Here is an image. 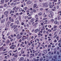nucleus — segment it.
<instances>
[{
    "label": "nucleus",
    "instance_id": "nucleus-16",
    "mask_svg": "<svg viewBox=\"0 0 61 61\" xmlns=\"http://www.w3.org/2000/svg\"><path fill=\"white\" fill-rule=\"evenodd\" d=\"M21 37H22V36L20 35V36L17 38V39H20Z\"/></svg>",
    "mask_w": 61,
    "mask_h": 61
},
{
    "label": "nucleus",
    "instance_id": "nucleus-51",
    "mask_svg": "<svg viewBox=\"0 0 61 61\" xmlns=\"http://www.w3.org/2000/svg\"><path fill=\"white\" fill-rule=\"evenodd\" d=\"M57 9H58V8H59V5L57 6Z\"/></svg>",
    "mask_w": 61,
    "mask_h": 61
},
{
    "label": "nucleus",
    "instance_id": "nucleus-46",
    "mask_svg": "<svg viewBox=\"0 0 61 61\" xmlns=\"http://www.w3.org/2000/svg\"><path fill=\"white\" fill-rule=\"evenodd\" d=\"M42 32H43V31H42V30H41V31H40L39 32V33H42Z\"/></svg>",
    "mask_w": 61,
    "mask_h": 61
},
{
    "label": "nucleus",
    "instance_id": "nucleus-18",
    "mask_svg": "<svg viewBox=\"0 0 61 61\" xmlns=\"http://www.w3.org/2000/svg\"><path fill=\"white\" fill-rule=\"evenodd\" d=\"M17 30H18V29L16 28L14 30V32H16V31H17Z\"/></svg>",
    "mask_w": 61,
    "mask_h": 61
},
{
    "label": "nucleus",
    "instance_id": "nucleus-10",
    "mask_svg": "<svg viewBox=\"0 0 61 61\" xmlns=\"http://www.w3.org/2000/svg\"><path fill=\"white\" fill-rule=\"evenodd\" d=\"M15 57H17L18 56V55H17V53H15V55L14 56Z\"/></svg>",
    "mask_w": 61,
    "mask_h": 61
},
{
    "label": "nucleus",
    "instance_id": "nucleus-6",
    "mask_svg": "<svg viewBox=\"0 0 61 61\" xmlns=\"http://www.w3.org/2000/svg\"><path fill=\"white\" fill-rule=\"evenodd\" d=\"M1 4H3L4 3V2H5V0H1Z\"/></svg>",
    "mask_w": 61,
    "mask_h": 61
},
{
    "label": "nucleus",
    "instance_id": "nucleus-63",
    "mask_svg": "<svg viewBox=\"0 0 61 61\" xmlns=\"http://www.w3.org/2000/svg\"><path fill=\"white\" fill-rule=\"evenodd\" d=\"M43 10V9L42 8H41L40 9V10Z\"/></svg>",
    "mask_w": 61,
    "mask_h": 61
},
{
    "label": "nucleus",
    "instance_id": "nucleus-53",
    "mask_svg": "<svg viewBox=\"0 0 61 61\" xmlns=\"http://www.w3.org/2000/svg\"><path fill=\"white\" fill-rule=\"evenodd\" d=\"M50 8H53V6L52 5H51L50 7Z\"/></svg>",
    "mask_w": 61,
    "mask_h": 61
},
{
    "label": "nucleus",
    "instance_id": "nucleus-60",
    "mask_svg": "<svg viewBox=\"0 0 61 61\" xmlns=\"http://www.w3.org/2000/svg\"><path fill=\"white\" fill-rule=\"evenodd\" d=\"M25 38H22V40L24 41V40H25Z\"/></svg>",
    "mask_w": 61,
    "mask_h": 61
},
{
    "label": "nucleus",
    "instance_id": "nucleus-54",
    "mask_svg": "<svg viewBox=\"0 0 61 61\" xmlns=\"http://www.w3.org/2000/svg\"><path fill=\"white\" fill-rule=\"evenodd\" d=\"M32 18V17H30L28 19H31V18Z\"/></svg>",
    "mask_w": 61,
    "mask_h": 61
},
{
    "label": "nucleus",
    "instance_id": "nucleus-21",
    "mask_svg": "<svg viewBox=\"0 0 61 61\" xmlns=\"http://www.w3.org/2000/svg\"><path fill=\"white\" fill-rule=\"evenodd\" d=\"M19 34H18L17 35L16 37L17 38L19 36Z\"/></svg>",
    "mask_w": 61,
    "mask_h": 61
},
{
    "label": "nucleus",
    "instance_id": "nucleus-3",
    "mask_svg": "<svg viewBox=\"0 0 61 61\" xmlns=\"http://www.w3.org/2000/svg\"><path fill=\"white\" fill-rule=\"evenodd\" d=\"M31 3H32V2L30 0H28L27 3V4H28V5H30V4H31Z\"/></svg>",
    "mask_w": 61,
    "mask_h": 61
},
{
    "label": "nucleus",
    "instance_id": "nucleus-24",
    "mask_svg": "<svg viewBox=\"0 0 61 61\" xmlns=\"http://www.w3.org/2000/svg\"><path fill=\"white\" fill-rule=\"evenodd\" d=\"M27 9V7H25V11H26V9Z\"/></svg>",
    "mask_w": 61,
    "mask_h": 61
},
{
    "label": "nucleus",
    "instance_id": "nucleus-64",
    "mask_svg": "<svg viewBox=\"0 0 61 61\" xmlns=\"http://www.w3.org/2000/svg\"><path fill=\"white\" fill-rule=\"evenodd\" d=\"M54 42L55 43H56V40H54Z\"/></svg>",
    "mask_w": 61,
    "mask_h": 61
},
{
    "label": "nucleus",
    "instance_id": "nucleus-20",
    "mask_svg": "<svg viewBox=\"0 0 61 61\" xmlns=\"http://www.w3.org/2000/svg\"><path fill=\"white\" fill-rule=\"evenodd\" d=\"M53 27L54 28H56L57 27V26L55 25Z\"/></svg>",
    "mask_w": 61,
    "mask_h": 61
},
{
    "label": "nucleus",
    "instance_id": "nucleus-39",
    "mask_svg": "<svg viewBox=\"0 0 61 61\" xmlns=\"http://www.w3.org/2000/svg\"><path fill=\"white\" fill-rule=\"evenodd\" d=\"M15 8H16V7H14V8H13V10H15Z\"/></svg>",
    "mask_w": 61,
    "mask_h": 61
},
{
    "label": "nucleus",
    "instance_id": "nucleus-28",
    "mask_svg": "<svg viewBox=\"0 0 61 61\" xmlns=\"http://www.w3.org/2000/svg\"><path fill=\"white\" fill-rule=\"evenodd\" d=\"M51 22H54V20L53 19H51Z\"/></svg>",
    "mask_w": 61,
    "mask_h": 61
},
{
    "label": "nucleus",
    "instance_id": "nucleus-19",
    "mask_svg": "<svg viewBox=\"0 0 61 61\" xmlns=\"http://www.w3.org/2000/svg\"><path fill=\"white\" fill-rule=\"evenodd\" d=\"M42 13L40 12L38 14V15H42Z\"/></svg>",
    "mask_w": 61,
    "mask_h": 61
},
{
    "label": "nucleus",
    "instance_id": "nucleus-57",
    "mask_svg": "<svg viewBox=\"0 0 61 61\" xmlns=\"http://www.w3.org/2000/svg\"><path fill=\"white\" fill-rule=\"evenodd\" d=\"M24 35H26V33L25 32L24 33Z\"/></svg>",
    "mask_w": 61,
    "mask_h": 61
},
{
    "label": "nucleus",
    "instance_id": "nucleus-43",
    "mask_svg": "<svg viewBox=\"0 0 61 61\" xmlns=\"http://www.w3.org/2000/svg\"><path fill=\"white\" fill-rule=\"evenodd\" d=\"M47 20H46L45 21V23H47Z\"/></svg>",
    "mask_w": 61,
    "mask_h": 61
},
{
    "label": "nucleus",
    "instance_id": "nucleus-36",
    "mask_svg": "<svg viewBox=\"0 0 61 61\" xmlns=\"http://www.w3.org/2000/svg\"><path fill=\"white\" fill-rule=\"evenodd\" d=\"M30 38H28V40H29H29H30Z\"/></svg>",
    "mask_w": 61,
    "mask_h": 61
},
{
    "label": "nucleus",
    "instance_id": "nucleus-11",
    "mask_svg": "<svg viewBox=\"0 0 61 61\" xmlns=\"http://www.w3.org/2000/svg\"><path fill=\"white\" fill-rule=\"evenodd\" d=\"M34 21H35V19L34 18H32L30 20L31 22H33Z\"/></svg>",
    "mask_w": 61,
    "mask_h": 61
},
{
    "label": "nucleus",
    "instance_id": "nucleus-50",
    "mask_svg": "<svg viewBox=\"0 0 61 61\" xmlns=\"http://www.w3.org/2000/svg\"><path fill=\"white\" fill-rule=\"evenodd\" d=\"M14 2H16L17 1V0H14Z\"/></svg>",
    "mask_w": 61,
    "mask_h": 61
},
{
    "label": "nucleus",
    "instance_id": "nucleus-17",
    "mask_svg": "<svg viewBox=\"0 0 61 61\" xmlns=\"http://www.w3.org/2000/svg\"><path fill=\"white\" fill-rule=\"evenodd\" d=\"M49 17H51L52 16H53V15L52 14H50L49 15Z\"/></svg>",
    "mask_w": 61,
    "mask_h": 61
},
{
    "label": "nucleus",
    "instance_id": "nucleus-5",
    "mask_svg": "<svg viewBox=\"0 0 61 61\" xmlns=\"http://www.w3.org/2000/svg\"><path fill=\"white\" fill-rule=\"evenodd\" d=\"M38 18H36V19H35V22H37L38 21Z\"/></svg>",
    "mask_w": 61,
    "mask_h": 61
},
{
    "label": "nucleus",
    "instance_id": "nucleus-61",
    "mask_svg": "<svg viewBox=\"0 0 61 61\" xmlns=\"http://www.w3.org/2000/svg\"><path fill=\"white\" fill-rule=\"evenodd\" d=\"M23 5H25V2H24V3H23Z\"/></svg>",
    "mask_w": 61,
    "mask_h": 61
},
{
    "label": "nucleus",
    "instance_id": "nucleus-38",
    "mask_svg": "<svg viewBox=\"0 0 61 61\" xmlns=\"http://www.w3.org/2000/svg\"><path fill=\"white\" fill-rule=\"evenodd\" d=\"M36 40H37V41H40V40H39V39H36Z\"/></svg>",
    "mask_w": 61,
    "mask_h": 61
},
{
    "label": "nucleus",
    "instance_id": "nucleus-41",
    "mask_svg": "<svg viewBox=\"0 0 61 61\" xmlns=\"http://www.w3.org/2000/svg\"><path fill=\"white\" fill-rule=\"evenodd\" d=\"M46 19H47V18H44L43 19V20H45Z\"/></svg>",
    "mask_w": 61,
    "mask_h": 61
},
{
    "label": "nucleus",
    "instance_id": "nucleus-14",
    "mask_svg": "<svg viewBox=\"0 0 61 61\" xmlns=\"http://www.w3.org/2000/svg\"><path fill=\"white\" fill-rule=\"evenodd\" d=\"M36 7V4H35L33 6V7L34 8H35Z\"/></svg>",
    "mask_w": 61,
    "mask_h": 61
},
{
    "label": "nucleus",
    "instance_id": "nucleus-8",
    "mask_svg": "<svg viewBox=\"0 0 61 61\" xmlns=\"http://www.w3.org/2000/svg\"><path fill=\"white\" fill-rule=\"evenodd\" d=\"M31 11L32 12L35 13L36 12V10L32 9L31 10Z\"/></svg>",
    "mask_w": 61,
    "mask_h": 61
},
{
    "label": "nucleus",
    "instance_id": "nucleus-31",
    "mask_svg": "<svg viewBox=\"0 0 61 61\" xmlns=\"http://www.w3.org/2000/svg\"><path fill=\"white\" fill-rule=\"evenodd\" d=\"M4 15H2V17H1V18H2V19L3 18V17H4Z\"/></svg>",
    "mask_w": 61,
    "mask_h": 61
},
{
    "label": "nucleus",
    "instance_id": "nucleus-62",
    "mask_svg": "<svg viewBox=\"0 0 61 61\" xmlns=\"http://www.w3.org/2000/svg\"><path fill=\"white\" fill-rule=\"evenodd\" d=\"M24 25V23H21V25Z\"/></svg>",
    "mask_w": 61,
    "mask_h": 61
},
{
    "label": "nucleus",
    "instance_id": "nucleus-48",
    "mask_svg": "<svg viewBox=\"0 0 61 61\" xmlns=\"http://www.w3.org/2000/svg\"><path fill=\"white\" fill-rule=\"evenodd\" d=\"M8 18H7L6 20V21H8Z\"/></svg>",
    "mask_w": 61,
    "mask_h": 61
},
{
    "label": "nucleus",
    "instance_id": "nucleus-35",
    "mask_svg": "<svg viewBox=\"0 0 61 61\" xmlns=\"http://www.w3.org/2000/svg\"><path fill=\"white\" fill-rule=\"evenodd\" d=\"M3 7H3V6H0V8H3Z\"/></svg>",
    "mask_w": 61,
    "mask_h": 61
},
{
    "label": "nucleus",
    "instance_id": "nucleus-25",
    "mask_svg": "<svg viewBox=\"0 0 61 61\" xmlns=\"http://www.w3.org/2000/svg\"><path fill=\"white\" fill-rule=\"evenodd\" d=\"M24 53H25L24 51H21V54H24Z\"/></svg>",
    "mask_w": 61,
    "mask_h": 61
},
{
    "label": "nucleus",
    "instance_id": "nucleus-26",
    "mask_svg": "<svg viewBox=\"0 0 61 61\" xmlns=\"http://www.w3.org/2000/svg\"><path fill=\"white\" fill-rule=\"evenodd\" d=\"M14 25V23H11L10 24V26H12V25Z\"/></svg>",
    "mask_w": 61,
    "mask_h": 61
},
{
    "label": "nucleus",
    "instance_id": "nucleus-27",
    "mask_svg": "<svg viewBox=\"0 0 61 61\" xmlns=\"http://www.w3.org/2000/svg\"><path fill=\"white\" fill-rule=\"evenodd\" d=\"M10 21L11 22H14V20H13V19H11L10 20Z\"/></svg>",
    "mask_w": 61,
    "mask_h": 61
},
{
    "label": "nucleus",
    "instance_id": "nucleus-47",
    "mask_svg": "<svg viewBox=\"0 0 61 61\" xmlns=\"http://www.w3.org/2000/svg\"><path fill=\"white\" fill-rule=\"evenodd\" d=\"M37 45V43H35V44H34L35 45Z\"/></svg>",
    "mask_w": 61,
    "mask_h": 61
},
{
    "label": "nucleus",
    "instance_id": "nucleus-40",
    "mask_svg": "<svg viewBox=\"0 0 61 61\" xmlns=\"http://www.w3.org/2000/svg\"><path fill=\"white\" fill-rule=\"evenodd\" d=\"M17 24H19V21L18 20H17Z\"/></svg>",
    "mask_w": 61,
    "mask_h": 61
},
{
    "label": "nucleus",
    "instance_id": "nucleus-32",
    "mask_svg": "<svg viewBox=\"0 0 61 61\" xmlns=\"http://www.w3.org/2000/svg\"><path fill=\"white\" fill-rule=\"evenodd\" d=\"M57 36V35H56L54 37V38H56V36Z\"/></svg>",
    "mask_w": 61,
    "mask_h": 61
},
{
    "label": "nucleus",
    "instance_id": "nucleus-9",
    "mask_svg": "<svg viewBox=\"0 0 61 61\" xmlns=\"http://www.w3.org/2000/svg\"><path fill=\"white\" fill-rule=\"evenodd\" d=\"M44 53L45 54H46L47 53V50H45L44 51Z\"/></svg>",
    "mask_w": 61,
    "mask_h": 61
},
{
    "label": "nucleus",
    "instance_id": "nucleus-44",
    "mask_svg": "<svg viewBox=\"0 0 61 61\" xmlns=\"http://www.w3.org/2000/svg\"><path fill=\"white\" fill-rule=\"evenodd\" d=\"M48 31H49L50 32H51V30H50V29H49L48 30Z\"/></svg>",
    "mask_w": 61,
    "mask_h": 61
},
{
    "label": "nucleus",
    "instance_id": "nucleus-13",
    "mask_svg": "<svg viewBox=\"0 0 61 61\" xmlns=\"http://www.w3.org/2000/svg\"><path fill=\"white\" fill-rule=\"evenodd\" d=\"M24 59V57H22L20 58V59L19 60L20 61H21L22 60H23Z\"/></svg>",
    "mask_w": 61,
    "mask_h": 61
},
{
    "label": "nucleus",
    "instance_id": "nucleus-34",
    "mask_svg": "<svg viewBox=\"0 0 61 61\" xmlns=\"http://www.w3.org/2000/svg\"><path fill=\"white\" fill-rule=\"evenodd\" d=\"M60 3H61V1H60V2H59L57 3V5H59V4H60Z\"/></svg>",
    "mask_w": 61,
    "mask_h": 61
},
{
    "label": "nucleus",
    "instance_id": "nucleus-15",
    "mask_svg": "<svg viewBox=\"0 0 61 61\" xmlns=\"http://www.w3.org/2000/svg\"><path fill=\"white\" fill-rule=\"evenodd\" d=\"M38 29H36L35 30V33H37V32L38 31Z\"/></svg>",
    "mask_w": 61,
    "mask_h": 61
},
{
    "label": "nucleus",
    "instance_id": "nucleus-30",
    "mask_svg": "<svg viewBox=\"0 0 61 61\" xmlns=\"http://www.w3.org/2000/svg\"><path fill=\"white\" fill-rule=\"evenodd\" d=\"M49 36H52V34L50 33L49 35Z\"/></svg>",
    "mask_w": 61,
    "mask_h": 61
},
{
    "label": "nucleus",
    "instance_id": "nucleus-1",
    "mask_svg": "<svg viewBox=\"0 0 61 61\" xmlns=\"http://www.w3.org/2000/svg\"><path fill=\"white\" fill-rule=\"evenodd\" d=\"M42 5L43 7H48V4H43Z\"/></svg>",
    "mask_w": 61,
    "mask_h": 61
},
{
    "label": "nucleus",
    "instance_id": "nucleus-4",
    "mask_svg": "<svg viewBox=\"0 0 61 61\" xmlns=\"http://www.w3.org/2000/svg\"><path fill=\"white\" fill-rule=\"evenodd\" d=\"M5 19H4L3 20H1V23L2 24L4 23V22H5Z\"/></svg>",
    "mask_w": 61,
    "mask_h": 61
},
{
    "label": "nucleus",
    "instance_id": "nucleus-12",
    "mask_svg": "<svg viewBox=\"0 0 61 61\" xmlns=\"http://www.w3.org/2000/svg\"><path fill=\"white\" fill-rule=\"evenodd\" d=\"M8 14V11H6L4 13V14L5 15H7Z\"/></svg>",
    "mask_w": 61,
    "mask_h": 61
},
{
    "label": "nucleus",
    "instance_id": "nucleus-29",
    "mask_svg": "<svg viewBox=\"0 0 61 61\" xmlns=\"http://www.w3.org/2000/svg\"><path fill=\"white\" fill-rule=\"evenodd\" d=\"M51 4H52V3L51 2H50L49 3L48 5H51Z\"/></svg>",
    "mask_w": 61,
    "mask_h": 61
},
{
    "label": "nucleus",
    "instance_id": "nucleus-37",
    "mask_svg": "<svg viewBox=\"0 0 61 61\" xmlns=\"http://www.w3.org/2000/svg\"><path fill=\"white\" fill-rule=\"evenodd\" d=\"M10 22H8L7 23V24H8L9 25V24H10Z\"/></svg>",
    "mask_w": 61,
    "mask_h": 61
},
{
    "label": "nucleus",
    "instance_id": "nucleus-49",
    "mask_svg": "<svg viewBox=\"0 0 61 61\" xmlns=\"http://www.w3.org/2000/svg\"><path fill=\"white\" fill-rule=\"evenodd\" d=\"M17 11H18V10H15V12H17Z\"/></svg>",
    "mask_w": 61,
    "mask_h": 61
},
{
    "label": "nucleus",
    "instance_id": "nucleus-55",
    "mask_svg": "<svg viewBox=\"0 0 61 61\" xmlns=\"http://www.w3.org/2000/svg\"><path fill=\"white\" fill-rule=\"evenodd\" d=\"M48 27H51V25H49L48 26Z\"/></svg>",
    "mask_w": 61,
    "mask_h": 61
},
{
    "label": "nucleus",
    "instance_id": "nucleus-2",
    "mask_svg": "<svg viewBox=\"0 0 61 61\" xmlns=\"http://www.w3.org/2000/svg\"><path fill=\"white\" fill-rule=\"evenodd\" d=\"M17 27V25H13V26H12L11 27V28H14V27H15V28H14L13 29L14 30L15 29V28H16V27Z\"/></svg>",
    "mask_w": 61,
    "mask_h": 61
},
{
    "label": "nucleus",
    "instance_id": "nucleus-52",
    "mask_svg": "<svg viewBox=\"0 0 61 61\" xmlns=\"http://www.w3.org/2000/svg\"><path fill=\"white\" fill-rule=\"evenodd\" d=\"M9 24H7V25H6L7 26V27H8V26H9Z\"/></svg>",
    "mask_w": 61,
    "mask_h": 61
},
{
    "label": "nucleus",
    "instance_id": "nucleus-58",
    "mask_svg": "<svg viewBox=\"0 0 61 61\" xmlns=\"http://www.w3.org/2000/svg\"><path fill=\"white\" fill-rule=\"evenodd\" d=\"M16 15H19V14L18 13H17L16 14Z\"/></svg>",
    "mask_w": 61,
    "mask_h": 61
},
{
    "label": "nucleus",
    "instance_id": "nucleus-33",
    "mask_svg": "<svg viewBox=\"0 0 61 61\" xmlns=\"http://www.w3.org/2000/svg\"><path fill=\"white\" fill-rule=\"evenodd\" d=\"M46 31L45 30H44L43 32V34H45L46 33Z\"/></svg>",
    "mask_w": 61,
    "mask_h": 61
},
{
    "label": "nucleus",
    "instance_id": "nucleus-42",
    "mask_svg": "<svg viewBox=\"0 0 61 61\" xmlns=\"http://www.w3.org/2000/svg\"><path fill=\"white\" fill-rule=\"evenodd\" d=\"M10 34V33L9 32L7 33V35L8 36H9Z\"/></svg>",
    "mask_w": 61,
    "mask_h": 61
},
{
    "label": "nucleus",
    "instance_id": "nucleus-23",
    "mask_svg": "<svg viewBox=\"0 0 61 61\" xmlns=\"http://www.w3.org/2000/svg\"><path fill=\"white\" fill-rule=\"evenodd\" d=\"M22 9L21 8L20 9V10H19V12H21V11H22Z\"/></svg>",
    "mask_w": 61,
    "mask_h": 61
},
{
    "label": "nucleus",
    "instance_id": "nucleus-22",
    "mask_svg": "<svg viewBox=\"0 0 61 61\" xmlns=\"http://www.w3.org/2000/svg\"><path fill=\"white\" fill-rule=\"evenodd\" d=\"M7 4H5L4 5V6H5H5H7Z\"/></svg>",
    "mask_w": 61,
    "mask_h": 61
},
{
    "label": "nucleus",
    "instance_id": "nucleus-59",
    "mask_svg": "<svg viewBox=\"0 0 61 61\" xmlns=\"http://www.w3.org/2000/svg\"><path fill=\"white\" fill-rule=\"evenodd\" d=\"M51 45H50L48 46V47H50V48H51Z\"/></svg>",
    "mask_w": 61,
    "mask_h": 61
},
{
    "label": "nucleus",
    "instance_id": "nucleus-7",
    "mask_svg": "<svg viewBox=\"0 0 61 61\" xmlns=\"http://www.w3.org/2000/svg\"><path fill=\"white\" fill-rule=\"evenodd\" d=\"M54 24H57L58 23V22L57 20H55L54 22Z\"/></svg>",
    "mask_w": 61,
    "mask_h": 61
},
{
    "label": "nucleus",
    "instance_id": "nucleus-56",
    "mask_svg": "<svg viewBox=\"0 0 61 61\" xmlns=\"http://www.w3.org/2000/svg\"><path fill=\"white\" fill-rule=\"evenodd\" d=\"M19 14L20 15H22V14H23V12H21V13H19Z\"/></svg>",
    "mask_w": 61,
    "mask_h": 61
},
{
    "label": "nucleus",
    "instance_id": "nucleus-45",
    "mask_svg": "<svg viewBox=\"0 0 61 61\" xmlns=\"http://www.w3.org/2000/svg\"><path fill=\"white\" fill-rule=\"evenodd\" d=\"M56 30H57V29H54L53 30V31H56Z\"/></svg>",
    "mask_w": 61,
    "mask_h": 61
}]
</instances>
